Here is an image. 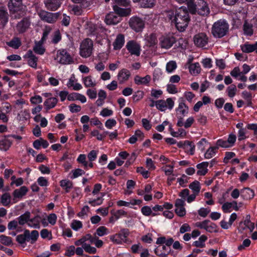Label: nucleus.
Returning <instances> with one entry per match:
<instances>
[{
    "mask_svg": "<svg viewBox=\"0 0 257 257\" xmlns=\"http://www.w3.org/2000/svg\"><path fill=\"white\" fill-rule=\"evenodd\" d=\"M236 91L237 88L234 84L230 85L226 89L227 95L230 98L233 97L235 95Z\"/></svg>",
    "mask_w": 257,
    "mask_h": 257,
    "instance_id": "45",
    "label": "nucleus"
},
{
    "mask_svg": "<svg viewBox=\"0 0 257 257\" xmlns=\"http://www.w3.org/2000/svg\"><path fill=\"white\" fill-rule=\"evenodd\" d=\"M131 76V73L126 69L123 68L118 73L117 75V80L119 84H122L128 80Z\"/></svg>",
    "mask_w": 257,
    "mask_h": 257,
    "instance_id": "16",
    "label": "nucleus"
},
{
    "mask_svg": "<svg viewBox=\"0 0 257 257\" xmlns=\"http://www.w3.org/2000/svg\"><path fill=\"white\" fill-rule=\"evenodd\" d=\"M93 49V42L90 39H86L83 40L80 48V55L84 58L89 57L91 54Z\"/></svg>",
    "mask_w": 257,
    "mask_h": 257,
    "instance_id": "3",
    "label": "nucleus"
},
{
    "mask_svg": "<svg viewBox=\"0 0 257 257\" xmlns=\"http://www.w3.org/2000/svg\"><path fill=\"white\" fill-rule=\"evenodd\" d=\"M175 212L180 217H183L186 214V210L184 206L176 207Z\"/></svg>",
    "mask_w": 257,
    "mask_h": 257,
    "instance_id": "58",
    "label": "nucleus"
},
{
    "mask_svg": "<svg viewBox=\"0 0 257 257\" xmlns=\"http://www.w3.org/2000/svg\"><path fill=\"white\" fill-rule=\"evenodd\" d=\"M151 80V77L149 75L144 77L136 75L134 78L135 82L137 85H148Z\"/></svg>",
    "mask_w": 257,
    "mask_h": 257,
    "instance_id": "23",
    "label": "nucleus"
},
{
    "mask_svg": "<svg viewBox=\"0 0 257 257\" xmlns=\"http://www.w3.org/2000/svg\"><path fill=\"white\" fill-rule=\"evenodd\" d=\"M58 102V99L56 97H50L46 100L44 104L46 108L48 110L54 107Z\"/></svg>",
    "mask_w": 257,
    "mask_h": 257,
    "instance_id": "29",
    "label": "nucleus"
},
{
    "mask_svg": "<svg viewBox=\"0 0 257 257\" xmlns=\"http://www.w3.org/2000/svg\"><path fill=\"white\" fill-rule=\"evenodd\" d=\"M218 149V147H211L205 152L204 157L205 159H210L215 156L216 150Z\"/></svg>",
    "mask_w": 257,
    "mask_h": 257,
    "instance_id": "37",
    "label": "nucleus"
},
{
    "mask_svg": "<svg viewBox=\"0 0 257 257\" xmlns=\"http://www.w3.org/2000/svg\"><path fill=\"white\" fill-rule=\"evenodd\" d=\"M207 237L205 235H202L197 240L193 242L192 245L196 247L203 248L205 246V242L207 240Z\"/></svg>",
    "mask_w": 257,
    "mask_h": 257,
    "instance_id": "30",
    "label": "nucleus"
},
{
    "mask_svg": "<svg viewBox=\"0 0 257 257\" xmlns=\"http://www.w3.org/2000/svg\"><path fill=\"white\" fill-rule=\"evenodd\" d=\"M16 240L21 244H24L26 241H29L30 240V231L28 229L25 230L23 234L17 236Z\"/></svg>",
    "mask_w": 257,
    "mask_h": 257,
    "instance_id": "22",
    "label": "nucleus"
},
{
    "mask_svg": "<svg viewBox=\"0 0 257 257\" xmlns=\"http://www.w3.org/2000/svg\"><path fill=\"white\" fill-rule=\"evenodd\" d=\"M86 29L88 30L89 34L93 35H95L96 30V26L95 25L92 23L88 24Z\"/></svg>",
    "mask_w": 257,
    "mask_h": 257,
    "instance_id": "59",
    "label": "nucleus"
},
{
    "mask_svg": "<svg viewBox=\"0 0 257 257\" xmlns=\"http://www.w3.org/2000/svg\"><path fill=\"white\" fill-rule=\"evenodd\" d=\"M189 187L193 191V193H195L196 194L199 193L201 187L199 181H195L193 182L189 185Z\"/></svg>",
    "mask_w": 257,
    "mask_h": 257,
    "instance_id": "39",
    "label": "nucleus"
},
{
    "mask_svg": "<svg viewBox=\"0 0 257 257\" xmlns=\"http://www.w3.org/2000/svg\"><path fill=\"white\" fill-rule=\"evenodd\" d=\"M190 73L193 75H196L200 72L201 68L199 63H195L190 65L189 67Z\"/></svg>",
    "mask_w": 257,
    "mask_h": 257,
    "instance_id": "33",
    "label": "nucleus"
},
{
    "mask_svg": "<svg viewBox=\"0 0 257 257\" xmlns=\"http://www.w3.org/2000/svg\"><path fill=\"white\" fill-rule=\"evenodd\" d=\"M140 5L144 8H152L155 4V0H141L139 1Z\"/></svg>",
    "mask_w": 257,
    "mask_h": 257,
    "instance_id": "46",
    "label": "nucleus"
},
{
    "mask_svg": "<svg viewBox=\"0 0 257 257\" xmlns=\"http://www.w3.org/2000/svg\"><path fill=\"white\" fill-rule=\"evenodd\" d=\"M12 145V143L8 139H6L0 141V150L7 151Z\"/></svg>",
    "mask_w": 257,
    "mask_h": 257,
    "instance_id": "43",
    "label": "nucleus"
},
{
    "mask_svg": "<svg viewBox=\"0 0 257 257\" xmlns=\"http://www.w3.org/2000/svg\"><path fill=\"white\" fill-rule=\"evenodd\" d=\"M209 232H216L217 231V226L213 223H209L206 226L205 229Z\"/></svg>",
    "mask_w": 257,
    "mask_h": 257,
    "instance_id": "62",
    "label": "nucleus"
},
{
    "mask_svg": "<svg viewBox=\"0 0 257 257\" xmlns=\"http://www.w3.org/2000/svg\"><path fill=\"white\" fill-rule=\"evenodd\" d=\"M175 24L176 28L180 32L184 31L190 21L189 14L187 10L180 8L176 11Z\"/></svg>",
    "mask_w": 257,
    "mask_h": 257,
    "instance_id": "1",
    "label": "nucleus"
},
{
    "mask_svg": "<svg viewBox=\"0 0 257 257\" xmlns=\"http://www.w3.org/2000/svg\"><path fill=\"white\" fill-rule=\"evenodd\" d=\"M179 105L176 109L177 116H184L188 114L189 111V107L185 104L184 98L181 97L179 99Z\"/></svg>",
    "mask_w": 257,
    "mask_h": 257,
    "instance_id": "11",
    "label": "nucleus"
},
{
    "mask_svg": "<svg viewBox=\"0 0 257 257\" xmlns=\"http://www.w3.org/2000/svg\"><path fill=\"white\" fill-rule=\"evenodd\" d=\"M56 60L60 64L65 65L74 62L73 57L65 49H61L57 51Z\"/></svg>",
    "mask_w": 257,
    "mask_h": 257,
    "instance_id": "4",
    "label": "nucleus"
},
{
    "mask_svg": "<svg viewBox=\"0 0 257 257\" xmlns=\"http://www.w3.org/2000/svg\"><path fill=\"white\" fill-rule=\"evenodd\" d=\"M111 214L114 216L115 220H117L121 216H125L127 215V212L123 209H120L115 212H111Z\"/></svg>",
    "mask_w": 257,
    "mask_h": 257,
    "instance_id": "51",
    "label": "nucleus"
},
{
    "mask_svg": "<svg viewBox=\"0 0 257 257\" xmlns=\"http://www.w3.org/2000/svg\"><path fill=\"white\" fill-rule=\"evenodd\" d=\"M177 68V64L174 61H170L166 65V71L171 73Z\"/></svg>",
    "mask_w": 257,
    "mask_h": 257,
    "instance_id": "49",
    "label": "nucleus"
},
{
    "mask_svg": "<svg viewBox=\"0 0 257 257\" xmlns=\"http://www.w3.org/2000/svg\"><path fill=\"white\" fill-rule=\"evenodd\" d=\"M128 234L129 231L127 229H122L118 233H116V235H119V238L122 242L125 239L126 237L128 235Z\"/></svg>",
    "mask_w": 257,
    "mask_h": 257,
    "instance_id": "53",
    "label": "nucleus"
},
{
    "mask_svg": "<svg viewBox=\"0 0 257 257\" xmlns=\"http://www.w3.org/2000/svg\"><path fill=\"white\" fill-rule=\"evenodd\" d=\"M149 47H153L157 44L158 41L156 34L152 33L145 38Z\"/></svg>",
    "mask_w": 257,
    "mask_h": 257,
    "instance_id": "32",
    "label": "nucleus"
},
{
    "mask_svg": "<svg viewBox=\"0 0 257 257\" xmlns=\"http://www.w3.org/2000/svg\"><path fill=\"white\" fill-rule=\"evenodd\" d=\"M61 39V35L59 30L55 32L54 36L52 39V42L54 44L58 43Z\"/></svg>",
    "mask_w": 257,
    "mask_h": 257,
    "instance_id": "60",
    "label": "nucleus"
},
{
    "mask_svg": "<svg viewBox=\"0 0 257 257\" xmlns=\"http://www.w3.org/2000/svg\"><path fill=\"white\" fill-rule=\"evenodd\" d=\"M128 24L130 27L136 32L142 31L145 27V21L138 17H132Z\"/></svg>",
    "mask_w": 257,
    "mask_h": 257,
    "instance_id": "6",
    "label": "nucleus"
},
{
    "mask_svg": "<svg viewBox=\"0 0 257 257\" xmlns=\"http://www.w3.org/2000/svg\"><path fill=\"white\" fill-rule=\"evenodd\" d=\"M121 21V17L114 13L107 14L105 19V22L107 25H116Z\"/></svg>",
    "mask_w": 257,
    "mask_h": 257,
    "instance_id": "14",
    "label": "nucleus"
},
{
    "mask_svg": "<svg viewBox=\"0 0 257 257\" xmlns=\"http://www.w3.org/2000/svg\"><path fill=\"white\" fill-rule=\"evenodd\" d=\"M0 241L2 244L8 246L13 244L12 238L4 235H2L0 236Z\"/></svg>",
    "mask_w": 257,
    "mask_h": 257,
    "instance_id": "47",
    "label": "nucleus"
},
{
    "mask_svg": "<svg viewBox=\"0 0 257 257\" xmlns=\"http://www.w3.org/2000/svg\"><path fill=\"white\" fill-rule=\"evenodd\" d=\"M107 228L105 226H101L96 229L94 236H96V235L97 234L99 236H102L104 235L107 234Z\"/></svg>",
    "mask_w": 257,
    "mask_h": 257,
    "instance_id": "48",
    "label": "nucleus"
},
{
    "mask_svg": "<svg viewBox=\"0 0 257 257\" xmlns=\"http://www.w3.org/2000/svg\"><path fill=\"white\" fill-rule=\"evenodd\" d=\"M60 186L64 188L66 192H69L70 189L72 188V182L67 180H62L60 181Z\"/></svg>",
    "mask_w": 257,
    "mask_h": 257,
    "instance_id": "42",
    "label": "nucleus"
},
{
    "mask_svg": "<svg viewBox=\"0 0 257 257\" xmlns=\"http://www.w3.org/2000/svg\"><path fill=\"white\" fill-rule=\"evenodd\" d=\"M95 238H93L92 237L91 235L90 234H87L86 235L83 236L80 239L75 241L74 244L76 246H79L83 244H86L85 241L87 240H89L91 243H93L94 242V239Z\"/></svg>",
    "mask_w": 257,
    "mask_h": 257,
    "instance_id": "26",
    "label": "nucleus"
},
{
    "mask_svg": "<svg viewBox=\"0 0 257 257\" xmlns=\"http://www.w3.org/2000/svg\"><path fill=\"white\" fill-rule=\"evenodd\" d=\"M31 22L28 18H24L16 25V30L19 33L25 32L30 28Z\"/></svg>",
    "mask_w": 257,
    "mask_h": 257,
    "instance_id": "12",
    "label": "nucleus"
},
{
    "mask_svg": "<svg viewBox=\"0 0 257 257\" xmlns=\"http://www.w3.org/2000/svg\"><path fill=\"white\" fill-rule=\"evenodd\" d=\"M9 19V15L6 8L0 7V21L3 25H5L8 22Z\"/></svg>",
    "mask_w": 257,
    "mask_h": 257,
    "instance_id": "27",
    "label": "nucleus"
},
{
    "mask_svg": "<svg viewBox=\"0 0 257 257\" xmlns=\"http://www.w3.org/2000/svg\"><path fill=\"white\" fill-rule=\"evenodd\" d=\"M124 43V36L123 34H119L117 35L115 40L113 43L114 50H119L123 46Z\"/></svg>",
    "mask_w": 257,
    "mask_h": 257,
    "instance_id": "19",
    "label": "nucleus"
},
{
    "mask_svg": "<svg viewBox=\"0 0 257 257\" xmlns=\"http://www.w3.org/2000/svg\"><path fill=\"white\" fill-rule=\"evenodd\" d=\"M193 41L194 44L197 47L202 48L207 44L208 37L205 33H200L194 36Z\"/></svg>",
    "mask_w": 257,
    "mask_h": 257,
    "instance_id": "9",
    "label": "nucleus"
},
{
    "mask_svg": "<svg viewBox=\"0 0 257 257\" xmlns=\"http://www.w3.org/2000/svg\"><path fill=\"white\" fill-rule=\"evenodd\" d=\"M7 45L14 49H18L21 45V42L18 38H14L11 41L7 42Z\"/></svg>",
    "mask_w": 257,
    "mask_h": 257,
    "instance_id": "41",
    "label": "nucleus"
},
{
    "mask_svg": "<svg viewBox=\"0 0 257 257\" xmlns=\"http://www.w3.org/2000/svg\"><path fill=\"white\" fill-rule=\"evenodd\" d=\"M174 104V101L172 98H168L166 100L160 99L155 102L157 108L161 111H165L167 109H172Z\"/></svg>",
    "mask_w": 257,
    "mask_h": 257,
    "instance_id": "5",
    "label": "nucleus"
},
{
    "mask_svg": "<svg viewBox=\"0 0 257 257\" xmlns=\"http://www.w3.org/2000/svg\"><path fill=\"white\" fill-rule=\"evenodd\" d=\"M28 191V189L25 186H22L19 189L15 190L13 193L14 202H16L19 200L22 199L27 194Z\"/></svg>",
    "mask_w": 257,
    "mask_h": 257,
    "instance_id": "13",
    "label": "nucleus"
},
{
    "mask_svg": "<svg viewBox=\"0 0 257 257\" xmlns=\"http://www.w3.org/2000/svg\"><path fill=\"white\" fill-rule=\"evenodd\" d=\"M84 250L88 253H95L97 251L96 248L91 246L89 244H85L83 245Z\"/></svg>",
    "mask_w": 257,
    "mask_h": 257,
    "instance_id": "52",
    "label": "nucleus"
},
{
    "mask_svg": "<svg viewBox=\"0 0 257 257\" xmlns=\"http://www.w3.org/2000/svg\"><path fill=\"white\" fill-rule=\"evenodd\" d=\"M251 243V241L249 239L246 238L243 241L241 244L239 245L237 247L238 250L241 251L244 250L245 247H248Z\"/></svg>",
    "mask_w": 257,
    "mask_h": 257,
    "instance_id": "55",
    "label": "nucleus"
},
{
    "mask_svg": "<svg viewBox=\"0 0 257 257\" xmlns=\"http://www.w3.org/2000/svg\"><path fill=\"white\" fill-rule=\"evenodd\" d=\"M176 17V11H169L166 12V18L171 22H175V19Z\"/></svg>",
    "mask_w": 257,
    "mask_h": 257,
    "instance_id": "54",
    "label": "nucleus"
},
{
    "mask_svg": "<svg viewBox=\"0 0 257 257\" xmlns=\"http://www.w3.org/2000/svg\"><path fill=\"white\" fill-rule=\"evenodd\" d=\"M171 135L174 137H181L183 138L186 136V132L183 129H179L177 132L171 131Z\"/></svg>",
    "mask_w": 257,
    "mask_h": 257,
    "instance_id": "50",
    "label": "nucleus"
},
{
    "mask_svg": "<svg viewBox=\"0 0 257 257\" xmlns=\"http://www.w3.org/2000/svg\"><path fill=\"white\" fill-rule=\"evenodd\" d=\"M201 6H199L197 9V12L201 16H207L210 13V10L207 3L202 1Z\"/></svg>",
    "mask_w": 257,
    "mask_h": 257,
    "instance_id": "20",
    "label": "nucleus"
},
{
    "mask_svg": "<svg viewBox=\"0 0 257 257\" xmlns=\"http://www.w3.org/2000/svg\"><path fill=\"white\" fill-rule=\"evenodd\" d=\"M241 48L242 52L244 53H248L253 51H255L257 53V42L253 44L245 43L241 46Z\"/></svg>",
    "mask_w": 257,
    "mask_h": 257,
    "instance_id": "24",
    "label": "nucleus"
},
{
    "mask_svg": "<svg viewBox=\"0 0 257 257\" xmlns=\"http://www.w3.org/2000/svg\"><path fill=\"white\" fill-rule=\"evenodd\" d=\"M24 57L28 59V63L30 66L34 68H37L38 58L34 54L32 50H28Z\"/></svg>",
    "mask_w": 257,
    "mask_h": 257,
    "instance_id": "15",
    "label": "nucleus"
},
{
    "mask_svg": "<svg viewBox=\"0 0 257 257\" xmlns=\"http://www.w3.org/2000/svg\"><path fill=\"white\" fill-rule=\"evenodd\" d=\"M70 111L72 112H78L81 110V107L80 105H77L75 103L71 104L69 106Z\"/></svg>",
    "mask_w": 257,
    "mask_h": 257,
    "instance_id": "61",
    "label": "nucleus"
},
{
    "mask_svg": "<svg viewBox=\"0 0 257 257\" xmlns=\"http://www.w3.org/2000/svg\"><path fill=\"white\" fill-rule=\"evenodd\" d=\"M42 43L41 41L35 43L33 47V51L35 53L39 55H43L44 53L45 49L42 46Z\"/></svg>",
    "mask_w": 257,
    "mask_h": 257,
    "instance_id": "36",
    "label": "nucleus"
},
{
    "mask_svg": "<svg viewBox=\"0 0 257 257\" xmlns=\"http://www.w3.org/2000/svg\"><path fill=\"white\" fill-rule=\"evenodd\" d=\"M113 9L116 14L118 16H126L130 14V10L122 9L119 7L117 5L113 6Z\"/></svg>",
    "mask_w": 257,
    "mask_h": 257,
    "instance_id": "28",
    "label": "nucleus"
},
{
    "mask_svg": "<svg viewBox=\"0 0 257 257\" xmlns=\"http://www.w3.org/2000/svg\"><path fill=\"white\" fill-rule=\"evenodd\" d=\"M83 82L86 87H94L96 85V83L92 80L91 76H86L83 78Z\"/></svg>",
    "mask_w": 257,
    "mask_h": 257,
    "instance_id": "40",
    "label": "nucleus"
},
{
    "mask_svg": "<svg viewBox=\"0 0 257 257\" xmlns=\"http://www.w3.org/2000/svg\"><path fill=\"white\" fill-rule=\"evenodd\" d=\"M185 3L187 5L189 11L191 14H195L197 13L198 7L194 3V0H187Z\"/></svg>",
    "mask_w": 257,
    "mask_h": 257,
    "instance_id": "38",
    "label": "nucleus"
},
{
    "mask_svg": "<svg viewBox=\"0 0 257 257\" xmlns=\"http://www.w3.org/2000/svg\"><path fill=\"white\" fill-rule=\"evenodd\" d=\"M240 196L244 200H250L253 198L254 192L249 188H244L241 190Z\"/></svg>",
    "mask_w": 257,
    "mask_h": 257,
    "instance_id": "18",
    "label": "nucleus"
},
{
    "mask_svg": "<svg viewBox=\"0 0 257 257\" xmlns=\"http://www.w3.org/2000/svg\"><path fill=\"white\" fill-rule=\"evenodd\" d=\"M11 195L8 193H5L1 197V203L5 206L9 205L11 202Z\"/></svg>",
    "mask_w": 257,
    "mask_h": 257,
    "instance_id": "44",
    "label": "nucleus"
},
{
    "mask_svg": "<svg viewBox=\"0 0 257 257\" xmlns=\"http://www.w3.org/2000/svg\"><path fill=\"white\" fill-rule=\"evenodd\" d=\"M141 212L145 216H149L152 214V209L148 206H145L142 208Z\"/></svg>",
    "mask_w": 257,
    "mask_h": 257,
    "instance_id": "63",
    "label": "nucleus"
},
{
    "mask_svg": "<svg viewBox=\"0 0 257 257\" xmlns=\"http://www.w3.org/2000/svg\"><path fill=\"white\" fill-rule=\"evenodd\" d=\"M176 42V38L172 35L162 36L159 38V44L162 48L168 49Z\"/></svg>",
    "mask_w": 257,
    "mask_h": 257,
    "instance_id": "8",
    "label": "nucleus"
},
{
    "mask_svg": "<svg viewBox=\"0 0 257 257\" xmlns=\"http://www.w3.org/2000/svg\"><path fill=\"white\" fill-rule=\"evenodd\" d=\"M71 228L74 230H77L82 227V223L79 220H73L71 224Z\"/></svg>",
    "mask_w": 257,
    "mask_h": 257,
    "instance_id": "56",
    "label": "nucleus"
},
{
    "mask_svg": "<svg viewBox=\"0 0 257 257\" xmlns=\"http://www.w3.org/2000/svg\"><path fill=\"white\" fill-rule=\"evenodd\" d=\"M31 214L30 212L27 211L24 214L21 215L17 218L19 224L21 225H23L26 223H28V221L30 218Z\"/></svg>",
    "mask_w": 257,
    "mask_h": 257,
    "instance_id": "31",
    "label": "nucleus"
},
{
    "mask_svg": "<svg viewBox=\"0 0 257 257\" xmlns=\"http://www.w3.org/2000/svg\"><path fill=\"white\" fill-rule=\"evenodd\" d=\"M244 34L247 36H251L253 34L252 25L245 21L243 25Z\"/></svg>",
    "mask_w": 257,
    "mask_h": 257,
    "instance_id": "35",
    "label": "nucleus"
},
{
    "mask_svg": "<svg viewBox=\"0 0 257 257\" xmlns=\"http://www.w3.org/2000/svg\"><path fill=\"white\" fill-rule=\"evenodd\" d=\"M126 48L131 55L140 56L141 46L136 41L131 40L128 41L126 45Z\"/></svg>",
    "mask_w": 257,
    "mask_h": 257,
    "instance_id": "10",
    "label": "nucleus"
},
{
    "mask_svg": "<svg viewBox=\"0 0 257 257\" xmlns=\"http://www.w3.org/2000/svg\"><path fill=\"white\" fill-rule=\"evenodd\" d=\"M209 163L207 162H204L198 164L196 166L198 169L197 174L200 176L205 175L208 172L207 167Z\"/></svg>",
    "mask_w": 257,
    "mask_h": 257,
    "instance_id": "25",
    "label": "nucleus"
},
{
    "mask_svg": "<svg viewBox=\"0 0 257 257\" xmlns=\"http://www.w3.org/2000/svg\"><path fill=\"white\" fill-rule=\"evenodd\" d=\"M28 225L29 226L37 228L39 227V222L37 218L34 217L32 219H29Z\"/></svg>",
    "mask_w": 257,
    "mask_h": 257,
    "instance_id": "57",
    "label": "nucleus"
},
{
    "mask_svg": "<svg viewBox=\"0 0 257 257\" xmlns=\"http://www.w3.org/2000/svg\"><path fill=\"white\" fill-rule=\"evenodd\" d=\"M228 30V23L224 20H220L214 23L211 32L214 37L221 38L227 34Z\"/></svg>",
    "mask_w": 257,
    "mask_h": 257,
    "instance_id": "2",
    "label": "nucleus"
},
{
    "mask_svg": "<svg viewBox=\"0 0 257 257\" xmlns=\"http://www.w3.org/2000/svg\"><path fill=\"white\" fill-rule=\"evenodd\" d=\"M38 15L41 19L49 23H54L58 20L60 14L58 13H52L44 10H41Z\"/></svg>",
    "mask_w": 257,
    "mask_h": 257,
    "instance_id": "7",
    "label": "nucleus"
},
{
    "mask_svg": "<svg viewBox=\"0 0 257 257\" xmlns=\"http://www.w3.org/2000/svg\"><path fill=\"white\" fill-rule=\"evenodd\" d=\"M75 253V246L71 245L67 247L65 255L66 256H70L73 255Z\"/></svg>",
    "mask_w": 257,
    "mask_h": 257,
    "instance_id": "64",
    "label": "nucleus"
},
{
    "mask_svg": "<svg viewBox=\"0 0 257 257\" xmlns=\"http://www.w3.org/2000/svg\"><path fill=\"white\" fill-rule=\"evenodd\" d=\"M22 0H10L8 8L11 12H16L22 6Z\"/></svg>",
    "mask_w": 257,
    "mask_h": 257,
    "instance_id": "21",
    "label": "nucleus"
},
{
    "mask_svg": "<svg viewBox=\"0 0 257 257\" xmlns=\"http://www.w3.org/2000/svg\"><path fill=\"white\" fill-rule=\"evenodd\" d=\"M169 252L167 251V246L164 245H159L155 249V253L158 256L166 255Z\"/></svg>",
    "mask_w": 257,
    "mask_h": 257,
    "instance_id": "34",
    "label": "nucleus"
},
{
    "mask_svg": "<svg viewBox=\"0 0 257 257\" xmlns=\"http://www.w3.org/2000/svg\"><path fill=\"white\" fill-rule=\"evenodd\" d=\"M61 0H44V4L47 10L54 11L57 10L60 6Z\"/></svg>",
    "mask_w": 257,
    "mask_h": 257,
    "instance_id": "17",
    "label": "nucleus"
}]
</instances>
